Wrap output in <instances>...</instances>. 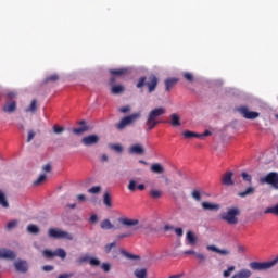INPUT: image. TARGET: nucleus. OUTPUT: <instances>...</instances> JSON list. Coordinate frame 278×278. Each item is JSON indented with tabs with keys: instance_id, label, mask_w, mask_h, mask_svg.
<instances>
[{
	"instance_id": "1",
	"label": "nucleus",
	"mask_w": 278,
	"mask_h": 278,
	"mask_svg": "<svg viewBox=\"0 0 278 278\" xmlns=\"http://www.w3.org/2000/svg\"><path fill=\"white\" fill-rule=\"evenodd\" d=\"M166 114V109L165 108H155L150 113L148 114L146 125L148 126V131H151L152 129H155L157 125H160V116H164Z\"/></svg>"
},
{
	"instance_id": "2",
	"label": "nucleus",
	"mask_w": 278,
	"mask_h": 278,
	"mask_svg": "<svg viewBox=\"0 0 278 278\" xmlns=\"http://www.w3.org/2000/svg\"><path fill=\"white\" fill-rule=\"evenodd\" d=\"M278 264V255L271 260V261H267V262H251L249 264V268H251V270L257 271V273H262V271H266V270H270V268H274V266H277Z\"/></svg>"
},
{
	"instance_id": "3",
	"label": "nucleus",
	"mask_w": 278,
	"mask_h": 278,
	"mask_svg": "<svg viewBox=\"0 0 278 278\" xmlns=\"http://www.w3.org/2000/svg\"><path fill=\"white\" fill-rule=\"evenodd\" d=\"M240 216V208L239 207H229L226 212L220 214L222 220L227 223V225H238Z\"/></svg>"
},
{
	"instance_id": "4",
	"label": "nucleus",
	"mask_w": 278,
	"mask_h": 278,
	"mask_svg": "<svg viewBox=\"0 0 278 278\" xmlns=\"http://www.w3.org/2000/svg\"><path fill=\"white\" fill-rule=\"evenodd\" d=\"M142 117V113L137 112V113H132L128 116L123 117L118 124L115 125L116 129H118V131H123V129H126L127 127L134 125V123H136V121H139V118Z\"/></svg>"
},
{
	"instance_id": "5",
	"label": "nucleus",
	"mask_w": 278,
	"mask_h": 278,
	"mask_svg": "<svg viewBox=\"0 0 278 278\" xmlns=\"http://www.w3.org/2000/svg\"><path fill=\"white\" fill-rule=\"evenodd\" d=\"M148 87V92H155V88H157V76L150 75L147 81V77L142 76L139 78L137 83V88Z\"/></svg>"
},
{
	"instance_id": "6",
	"label": "nucleus",
	"mask_w": 278,
	"mask_h": 278,
	"mask_svg": "<svg viewBox=\"0 0 278 278\" xmlns=\"http://www.w3.org/2000/svg\"><path fill=\"white\" fill-rule=\"evenodd\" d=\"M48 236L49 238H53V240H73V236L68 231L60 228H50Z\"/></svg>"
},
{
	"instance_id": "7",
	"label": "nucleus",
	"mask_w": 278,
	"mask_h": 278,
	"mask_svg": "<svg viewBox=\"0 0 278 278\" xmlns=\"http://www.w3.org/2000/svg\"><path fill=\"white\" fill-rule=\"evenodd\" d=\"M260 184H268L269 186H273L275 190H278V173L270 172L265 177H261Z\"/></svg>"
},
{
	"instance_id": "8",
	"label": "nucleus",
	"mask_w": 278,
	"mask_h": 278,
	"mask_svg": "<svg viewBox=\"0 0 278 278\" xmlns=\"http://www.w3.org/2000/svg\"><path fill=\"white\" fill-rule=\"evenodd\" d=\"M237 111L247 118L248 121H255V118H260V113L255 111H249V106H239Z\"/></svg>"
},
{
	"instance_id": "9",
	"label": "nucleus",
	"mask_w": 278,
	"mask_h": 278,
	"mask_svg": "<svg viewBox=\"0 0 278 278\" xmlns=\"http://www.w3.org/2000/svg\"><path fill=\"white\" fill-rule=\"evenodd\" d=\"M118 223H121V225H123L124 227H135L134 230L138 231L140 229H142V224H140V220L138 219H129L127 217L124 218H119Z\"/></svg>"
},
{
	"instance_id": "10",
	"label": "nucleus",
	"mask_w": 278,
	"mask_h": 278,
	"mask_svg": "<svg viewBox=\"0 0 278 278\" xmlns=\"http://www.w3.org/2000/svg\"><path fill=\"white\" fill-rule=\"evenodd\" d=\"M110 73L112 75L110 79V84H116V77H125L127 73H129V70L126 67L118 68V70H110Z\"/></svg>"
},
{
	"instance_id": "11",
	"label": "nucleus",
	"mask_w": 278,
	"mask_h": 278,
	"mask_svg": "<svg viewBox=\"0 0 278 278\" xmlns=\"http://www.w3.org/2000/svg\"><path fill=\"white\" fill-rule=\"evenodd\" d=\"M81 142L85 147H92L99 142V136L97 135H89L81 139Z\"/></svg>"
},
{
	"instance_id": "12",
	"label": "nucleus",
	"mask_w": 278,
	"mask_h": 278,
	"mask_svg": "<svg viewBox=\"0 0 278 278\" xmlns=\"http://www.w3.org/2000/svg\"><path fill=\"white\" fill-rule=\"evenodd\" d=\"M128 152L131 155H144V147L140 143H136L129 147Z\"/></svg>"
},
{
	"instance_id": "13",
	"label": "nucleus",
	"mask_w": 278,
	"mask_h": 278,
	"mask_svg": "<svg viewBox=\"0 0 278 278\" xmlns=\"http://www.w3.org/2000/svg\"><path fill=\"white\" fill-rule=\"evenodd\" d=\"M2 110L7 114H13V112H16V101H14V100H7V102L3 105Z\"/></svg>"
},
{
	"instance_id": "14",
	"label": "nucleus",
	"mask_w": 278,
	"mask_h": 278,
	"mask_svg": "<svg viewBox=\"0 0 278 278\" xmlns=\"http://www.w3.org/2000/svg\"><path fill=\"white\" fill-rule=\"evenodd\" d=\"M0 260H16V253L8 249H0Z\"/></svg>"
},
{
	"instance_id": "15",
	"label": "nucleus",
	"mask_w": 278,
	"mask_h": 278,
	"mask_svg": "<svg viewBox=\"0 0 278 278\" xmlns=\"http://www.w3.org/2000/svg\"><path fill=\"white\" fill-rule=\"evenodd\" d=\"M233 173L232 172H227L224 174V176L222 177V184L224 186H233Z\"/></svg>"
},
{
	"instance_id": "16",
	"label": "nucleus",
	"mask_w": 278,
	"mask_h": 278,
	"mask_svg": "<svg viewBox=\"0 0 278 278\" xmlns=\"http://www.w3.org/2000/svg\"><path fill=\"white\" fill-rule=\"evenodd\" d=\"M202 207L206 212H218V210H220L219 204H214V203H211V202H202Z\"/></svg>"
},
{
	"instance_id": "17",
	"label": "nucleus",
	"mask_w": 278,
	"mask_h": 278,
	"mask_svg": "<svg viewBox=\"0 0 278 278\" xmlns=\"http://www.w3.org/2000/svg\"><path fill=\"white\" fill-rule=\"evenodd\" d=\"M15 266V270H17V273H27V262L25 261H16L14 263Z\"/></svg>"
},
{
	"instance_id": "18",
	"label": "nucleus",
	"mask_w": 278,
	"mask_h": 278,
	"mask_svg": "<svg viewBox=\"0 0 278 278\" xmlns=\"http://www.w3.org/2000/svg\"><path fill=\"white\" fill-rule=\"evenodd\" d=\"M179 81L178 78H168L165 80V90L166 92H170L175 86H177V83Z\"/></svg>"
},
{
	"instance_id": "19",
	"label": "nucleus",
	"mask_w": 278,
	"mask_h": 278,
	"mask_svg": "<svg viewBox=\"0 0 278 278\" xmlns=\"http://www.w3.org/2000/svg\"><path fill=\"white\" fill-rule=\"evenodd\" d=\"M253 273L249 269H241L237 274H235L231 278H250Z\"/></svg>"
},
{
	"instance_id": "20",
	"label": "nucleus",
	"mask_w": 278,
	"mask_h": 278,
	"mask_svg": "<svg viewBox=\"0 0 278 278\" xmlns=\"http://www.w3.org/2000/svg\"><path fill=\"white\" fill-rule=\"evenodd\" d=\"M252 194H255V187H248L244 191L239 192L238 197L244 199L245 197H251Z\"/></svg>"
},
{
	"instance_id": "21",
	"label": "nucleus",
	"mask_w": 278,
	"mask_h": 278,
	"mask_svg": "<svg viewBox=\"0 0 278 278\" xmlns=\"http://www.w3.org/2000/svg\"><path fill=\"white\" fill-rule=\"evenodd\" d=\"M170 125L173 127H179L181 125V117L177 113L170 115Z\"/></svg>"
},
{
	"instance_id": "22",
	"label": "nucleus",
	"mask_w": 278,
	"mask_h": 278,
	"mask_svg": "<svg viewBox=\"0 0 278 278\" xmlns=\"http://www.w3.org/2000/svg\"><path fill=\"white\" fill-rule=\"evenodd\" d=\"M150 170L156 173V175H162L164 173V166L160 163H155L151 165Z\"/></svg>"
},
{
	"instance_id": "23",
	"label": "nucleus",
	"mask_w": 278,
	"mask_h": 278,
	"mask_svg": "<svg viewBox=\"0 0 278 278\" xmlns=\"http://www.w3.org/2000/svg\"><path fill=\"white\" fill-rule=\"evenodd\" d=\"M36 110H38V100L34 99L31 100L29 106L25 109V112L35 114Z\"/></svg>"
},
{
	"instance_id": "24",
	"label": "nucleus",
	"mask_w": 278,
	"mask_h": 278,
	"mask_svg": "<svg viewBox=\"0 0 278 278\" xmlns=\"http://www.w3.org/2000/svg\"><path fill=\"white\" fill-rule=\"evenodd\" d=\"M187 242L191 244V247H194L197 244V236H194L193 231H188L187 232Z\"/></svg>"
},
{
	"instance_id": "25",
	"label": "nucleus",
	"mask_w": 278,
	"mask_h": 278,
	"mask_svg": "<svg viewBox=\"0 0 278 278\" xmlns=\"http://www.w3.org/2000/svg\"><path fill=\"white\" fill-rule=\"evenodd\" d=\"M264 214H273V216H278V203L265 208Z\"/></svg>"
},
{
	"instance_id": "26",
	"label": "nucleus",
	"mask_w": 278,
	"mask_h": 278,
	"mask_svg": "<svg viewBox=\"0 0 278 278\" xmlns=\"http://www.w3.org/2000/svg\"><path fill=\"white\" fill-rule=\"evenodd\" d=\"M184 138L187 140H192V138H198L199 139V132L186 130L182 132Z\"/></svg>"
},
{
	"instance_id": "27",
	"label": "nucleus",
	"mask_w": 278,
	"mask_h": 278,
	"mask_svg": "<svg viewBox=\"0 0 278 278\" xmlns=\"http://www.w3.org/2000/svg\"><path fill=\"white\" fill-rule=\"evenodd\" d=\"M54 257H60L61 260H66V251L62 248H59L54 251Z\"/></svg>"
},
{
	"instance_id": "28",
	"label": "nucleus",
	"mask_w": 278,
	"mask_h": 278,
	"mask_svg": "<svg viewBox=\"0 0 278 278\" xmlns=\"http://www.w3.org/2000/svg\"><path fill=\"white\" fill-rule=\"evenodd\" d=\"M111 92L112 94H122V92H125V87L123 85L113 86Z\"/></svg>"
},
{
	"instance_id": "29",
	"label": "nucleus",
	"mask_w": 278,
	"mask_h": 278,
	"mask_svg": "<svg viewBox=\"0 0 278 278\" xmlns=\"http://www.w3.org/2000/svg\"><path fill=\"white\" fill-rule=\"evenodd\" d=\"M195 257H197L198 263L200 264V266H204L205 262H207V256L203 253L195 254Z\"/></svg>"
},
{
	"instance_id": "30",
	"label": "nucleus",
	"mask_w": 278,
	"mask_h": 278,
	"mask_svg": "<svg viewBox=\"0 0 278 278\" xmlns=\"http://www.w3.org/2000/svg\"><path fill=\"white\" fill-rule=\"evenodd\" d=\"M100 227L101 229H114V225L112 224V222H110V219L102 220Z\"/></svg>"
},
{
	"instance_id": "31",
	"label": "nucleus",
	"mask_w": 278,
	"mask_h": 278,
	"mask_svg": "<svg viewBox=\"0 0 278 278\" xmlns=\"http://www.w3.org/2000/svg\"><path fill=\"white\" fill-rule=\"evenodd\" d=\"M89 129H90V127H88V126H81L79 128H74L73 134H76V136H81V134L88 131Z\"/></svg>"
},
{
	"instance_id": "32",
	"label": "nucleus",
	"mask_w": 278,
	"mask_h": 278,
	"mask_svg": "<svg viewBox=\"0 0 278 278\" xmlns=\"http://www.w3.org/2000/svg\"><path fill=\"white\" fill-rule=\"evenodd\" d=\"M0 205L2 207H10V203H8V199H5V193L0 191Z\"/></svg>"
},
{
	"instance_id": "33",
	"label": "nucleus",
	"mask_w": 278,
	"mask_h": 278,
	"mask_svg": "<svg viewBox=\"0 0 278 278\" xmlns=\"http://www.w3.org/2000/svg\"><path fill=\"white\" fill-rule=\"evenodd\" d=\"M135 277L137 278H147V268L136 269Z\"/></svg>"
},
{
	"instance_id": "34",
	"label": "nucleus",
	"mask_w": 278,
	"mask_h": 278,
	"mask_svg": "<svg viewBox=\"0 0 278 278\" xmlns=\"http://www.w3.org/2000/svg\"><path fill=\"white\" fill-rule=\"evenodd\" d=\"M27 231H28V233L36 235V233H40V228L38 226L34 225V224H30L27 227Z\"/></svg>"
},
{
	"instance_id": "35",
	"label": "nucleus",
	"mask_w": 278,
	"mask_h": 278,
	"mask_svg": "<svg viewBox=\"0 0 278 278\" xmlns=\"http://www.w3.org/2000/svg\"><path fill=\"white\" fill-rule=\"evenodd\" d=\"M121 253L124 255V257H127V260H140V256L134 255L125 250H121Z\"/></svg>"
},
{
	"instance_id": "36",
	"label": "nucleus",
	"mask_w": 278,
	"mask_h": 278,
	"mask_svg": "<svg viewBox=\"0 0 278 278\" xmlns=\"http://www.w3.org/2000/svg\"><path fill=\"white\" fill-rule=\"evenodd\" d=\"M47 181V176L45 174H41L35 181L34 186H41V184H45Z\"/></svg>"
},
{
	"instance_id": "37",
	"label": "nucleus",
	"mask_w": 278,
	"mask_h": 278,
	"mask_svg": "<svg viewBox=\"0 0 278 278\" xmlns=\"http://www.w3.org/2000/svg\"><path fill=\"white\" fill-rule=\"evenodd\" d=\"M103 203L106 207H112V198L110 197V193H104Z\"/></svg>"
},
{
	"instance_id": "38",
	"label": "nucleus",
	"mask_w": 278,
	"mask_h": 278,
	"mask_svg": "<svg viewBox=\"0 0 278 278\" xmlns=\"http://www.w3.org/2000/svg\"><path fill=\"white\" fill-rule=\"evenodd\" d=\"M60 79V76L58 74H52L43 80V84H49L50 81H58Z\"/></svg>"
},
{
	"instance_id": "39",
	"label": "nucleus",
	"mask_w": 278,
	"mask_h": 278,
	"mask_svg": "<svg viewBox=\"0 0 278 278\" xmlns=\"http://www.w3.org/2000/svg\"><path fill=\"white\" fill-rule=\"evenodd\" d=\"M182 77H184L187 81H189L190 84H192V81H194V75H192V73H190V72H185V73L182 74Z\"/></svg>"
},
{
	"instance_id": "40",
	"label": "nucleus",
	"mask_w": 278,
	"mask_h": 278,
	"mask_svg": "<svg viewBox=\"0 0 278 278\" xmlns=\"http://www.w3.org/2000/svg\"><path fill=\"white\" fill-rule=\"evenodd\" d=\"M150 197H151L152 199H160V198L162 197V191L152 189V190L150 191Z\"/></svg>"
},
{
	"instance_id": "41",
	"label": "nucleus",
	"mask_w": 278,
	"mask_h": 278,
	"mask_svg": "<svg viewBox=\"0 0 278 278\" xmlns=\"http://www.w3.org/2000/svg\"><path fill=\"white\" fill-rule=\"evenodd\" d=\"M236 270V266H230L228 269L224 270L223 275L225 278L231 277V274Z\"/></svg>"
},
{
	"instance_id": "42",
	"label": "nucleus",
	"mask_w": 278,
	"mask_h": 278,
	"mask_svg": "<svg viewBox=\"0 0 278 278\" xmlns=\"http://www.w3.org/2000/svg\"><path fill=\"white\" fill-rule=\"evenodd\" d=\"M241 177H242L243 181H248L249 184L253 182V177L251 175L247 174V172H243L241 174Z\"/></svg>"
},
{
	"instance_id": "43",
	"label": "nucleus",
	"mask_w": 278,
	"mask_h": 278,
	"mask_svg": "<svg viewBox=\"0 0 278 278\" xmlns=\"http://www.w3.org/2000/svg\"><path fill=\"white\" fill-rule=\"evenodd\" d=\"M88 192L90 194H99V192H101V187L100 186L91 187L90 189H88Z\"/></svg>"
},
{
	"instance_id": "44",
	"label": "nucleus",
	"mask_w": 278,
	"mask_h": 278,
	"mask_svg": "<svg viewBox=\"0 0 278 278\" xmlns=\"http://www.w3.org/2000/svg\"><path fill=\"white\" fill-rule=\"evenodd\" d=\"M89 264L90 266H101V261H99V258L89 257Z\"/></svg>"
},
{
	"instance_id": "45",
	"label": "nucleus",
	"mask_w": 278,
	"mask_h": 278,
	"mask_svg": "<svg viewBox=\"0 0 278 278\" xmlns=\"http://www.w3.org/2000/svg\"><path fill=\"white\" fill-rule=\"evenodd\" d=\"M192 198L195 200V201H201V191L199 190H193L192 193H191Z\"/></svg>"
},
{
	"instance_id": "46",
	"label": "nucleus",
	"mask_w": 278,
	"mask_h": 278,
	"mask_svg": "<svg viewBox=\"0 0 278 278\" xmlns=\"http://www.w3.org/2000/svg\"><path fill=\"white\" fill-rule=\"evenodd\" d=\"M114 247H116V242H112V243H109L104 247V251L105 253H111L112 252V249H114Z\"/></svg>"
},
{
	"instance_id": "47",
	"label": "nucleus",
	"mask_w": 278,
	"mask_h": 278,
	"mask_svg": "<svg viewBox=\"0 0 278 278\" xmlns=\"http://www.w3.org/2000/svg\"><path fill=\"white\" fill-rule=\"evenodd\" d=\"M111 149L116 153H123V147L121 144H111Z\"/></svg>"
},
{
	"instance_id": "48",
	"label": "nucleus",
	"mask_w": 278,
	"mask_h": 278,
	"mask_svg": "<svg viewBox=\"0 0 278 278\" xmlns=\"http://www.w3.org/2000/svg\"><path fill=\"white\" fill-rule=\"evenodd\" d=\"M101 268L104 273H110V270H112V265H110V263H103Z\"/></svg>"
},
{
	"instance_id": "49",
	"label": "nucleus",
	"mask_w": 278,
	"mask_h": 278,
	"mask_svg": "<svg viewBox=\"0 0 278 278\" xmlns=\"http://www.w3.org/2000/svg\"><path fill=\"white\" fill-rule=\"evenodd\" d=\"M43 255L45 257H55V251L53 252L51 250H45Z\"/></svg>"
},
{
	"instance_id": "50",
	"label": "nucleus",
	"mask_w": 278,
	"mask_h": 278,
	"mask_svg": "<svg viewBox=\"0 0 278 278\" xmlns=\"http://www.w3.org/2000/svg\"><path fill=\"white\" fill-rule=\"evenodd\" d=\"M128 190L130 192H136V182L135 180H130L129 184H128Z\"/></svg>"
},
{
	"instance_id": "51",
	"label": "nucleus",
	"mask_w": 278,
	"mask_h": 278,
	"mask_svg": "<svg viewBox=\"0 0 278 278\" xmlns=\"http://www.w3.org/2000/svg\"><path fill=\"white\" fill-rule=\"evenodd\" d=\"M85 262H90V256L85 255L77 260L78 264H85Z\"/></svg>"
},
{
	"instance_id": "52",
	"label": "nucleus",
	"mask_w": 278,
	"mask_h": 278,
	"mask_svg": "<svg viewBox=\"0 0 278 278\" xmlns=\"http://www.w3.org/2000/svg\"><path fill=\"white\" fill-rule=\"evenodd\" d=\"M16 225H18V220H11L8 223L7 229H14V227H16Z\"/></svg>"
},
{
	"instance_id": "53",
	"label": "nucleus",
	"mask_w": 278,
	"mask_h": 278,
	"mask_svg": "<svg viewBox=\"0 0 278 278\" xmlns=\"http://www.w3.org/2000/svg\"><path fill=\"white\" fill-rule=\"evenodd\" d=\"M207 136H212V131L205 130L203 134H199V140H203L204 138H207Z\"/></svg>"
},
{
	"instance_id": "54",
	"label": "nucleus",
	"mask_w": 278,
	"mask_h": 278,
	"mask_svg": "<svg viewBox=\"0 0 278 278\" xmlns=\"http://www.w3.org/2000/svg\"><path fill=\"white\" fill-rule=\"evenodd\" d=\"M36 138V132L34 130L28 131L27 142H31Z\"/></svg>"
},
{
	"instance_id": "55",
	"label": "nucleus",
	"mask_w": 278,
	"mask_h": 278,
	"mask_svg": "<svg viewBox=\"0 0 278 278\" xmlns=\"http://www.w3.org/2000/svg\"><path fill=\"white\" fill-rule=\"evenodd\" d=\"M53 131L54 134H62V131H64V127H60L58 125L53 126Z\"/></svg>"
},
{
	"instance_id": "56",
	"label": "nucleus",
	"mask_w": 278,
	"mask_h": 278,
	"mask_svg": "<svg viewBox=\"0 0 278 278\" xmlns=\"http://www.w3.org/2000/svg\"><path fill=\"white\" fill-rule=\"evenodd\" d=\"M42 170L43 173H51L52 170L51 163L43 165Z\"/></svg>"
},
{
	"instance_id": "57",
	"label": "nucleus",
	"mask_w": 278,
	"mask_h": 278,
	"mask_svg": "<svg viewBox=\"0 0 278 278\" xmlns=\"http://www.w3.org/2000/svg\"><path fill=\"white\" fill-rule=\"evenodd\" d=\"M130 111H131V108L129 105L119 108V112H122V114H127V112H130Z\"/></svg>"
},
{
	"instance_id": "58",
	"label": "nucleus",
	"mask_w": 278,
	"mask_h": 278,
	"mask_svg": "<svg viewBox=\"0 0 278 278\" xmlns=\"http://www.w3.org/2000/svg\"><path fill=\"white\" fill-rule=\"evenodd\" d=\"M217 253H218L219 255H230V254H231V251L218 249Z\"/></svg>"
},
{
	"instance_id": "59",
	"label": "nucleus",
	"mask_w": 278,
	"mask_h": 278,
	"mask_svg": "<svg viewBox=\"0 0 278 278\" xmlns=\"http://www.w3.org/2000/svg\"><path fill=\"white\" fill-rule=\"evenodd\" d=\"M207 251H213V253H218V249L216 245H207Z\"/></svg>"
},
{
	"instance_id": "60",
	"label": "nucleus",
	"mask_w": 278,
	"mask_h": 278,
	"mask_svg": "<svg viewBox=\"0 0 278 278\" xmlns=\"http://www.w3.org/2000/svg\"><path fill=\"white\" fill-rule=\"evenodd\" d=\"M42 270H45V273H51V270H53V266L51 265H45L42 267Z\"/></svg>"
},
{
	"instance_id": "61",
	"label": "nucleus",
	"mask_w": 278,
	"mask_h": 278,
	"mask_svg": "<svg viewBox=\"0 0 278 278\" xmlns=\"http://www.w3.org/2000/svg\"><path fill=\"white\" fill-rule=\"evenodd\" d=\"M175 233L178 235L179 238H181V236H184V229L175 228Z\"/></svg>"
},
{
	"instance_id": "62",
	"label": "nucleus",
	"mask_w": 278,
	"mask_h": 278,
	"mask_svg": "<svg viewBox=\"0 0 278 278\" xmlns=\"http://www.w3.org/2000/svg\"><path fill=\"white\" fill-rule=\"evenodd\" d=\"M99 222V216L97 215H91L90 216V223L94 224V223H98Z\"/></svg>"
},
{
	"instance_id": "63",
	"label": "nucleus",
	"mask_w": 278,
	"mask_h": 278,
	"mask_svg": "<svg viewBox=\"0 0 278 278\" xmlns=\"http://www.w3.org/2000/svg\"><path fill=\"white\" fill-rule=\"evenodd\" d=\"M14 97H16V93L14 92H9L7 98H8V101H12V99H14Z\"/></svg>"
},
{
	"instance_id": "64",
	"label": "nucleus",
	"mask_w": 278,
	"mask_h": 278,
	"mask_svg": "<svg viewBox=\"0 0 278 278\" xmlns=\"http://www.w3.org/2000/svg\"><path fill=\"white\" fill-rule=\"evenodd\" d=\"M77 200L80 202H84V201H86V197L84 194H79V195H77Z\"/></svg>"
}]
</instances>
